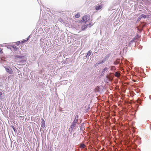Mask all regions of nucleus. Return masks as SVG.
Returning <instances> with one entry per match:
<instances>
[{"label": "nucleus", "instance_id": "obj_18", "mask_svg": "<svg viewBox=\"0 0 151 151\" xmlns=\"http://www.w3.org/2000/svg\"><path fill=\"white\" fill-rule=\"evenodd\" d=\"M109 68H108L107 67H105L103 70L104 71H107L108 70Z\"/></svg>", "mask_w": 151, "mask_h": 151}, {"label": "nucleus", "instance_id": "obj_19", "mask_svg": "<svg viewBox=\"0 0 151 151\" xmlns=\"http://www.w3.org/2000/svg\"><path fill=\"white\" fill-rule=\"evenodd\" d=\"M28 40V39H27L26 40H23L21 42V43H24L26 42Z\"/></svg>", "mask_w": 151, "mask_h": 151}, {"label": "nucleus", "instance_id": "obj_3", "mask_svg": "<svg viewBox=\"0 0 151 151\" xmlns=\"http://www.w3.org/2000/svg\"><path fill=\"white\" fill-rule=\"evenodd\" d=\"M103 7V5L102 4H101L100 5H99L97 6H96L95 7V9L97 10L98 11L99 10L101 9Z\"/></svg>", "mask_w": 151, "mask_h": 151}, {"label": "nucleus", "instance_id": "obj_24", "mask_svg": "<svg viewBox=\"0 0 151 151\" xmlns=\"http://www.w3.org/2000/svg\"><path fill=\"white\" fill-rule=\"evenodd\" d=\"M2 95V93L1 92H0V96H1Z\"/></svg>", "mask_w": 151, "mask_h": 151}, {"label": "nucleus", "instance_id": "obj_20", "mask_svg": "<svg viewBox=\"0 0 151 151\" xmlns=\"http://www.w3.org/2000/svg\"><path fill=\"white\" fill-rule=\"evenodd\" d=\"M118 62L117 61V60H116L115 61L114 63V64L115 65H117L118 64Z\"/></svg>", "mask_w": 151, "mask_h": 151}, {"label": "nucleus", "instance_id": "obj_6", "mask_svg": "<svg viewBox=\"0 0 151 151\" xmlns=\"http://www.w3.org/2000/svg\"><path fill=\"white\" fill-rule=\"evenodd\" d=\"M42 125H41V127L43 128L45 127V122L44 120L43 119H42Z\"/></svg>", "mask_w": 151, "mask_h": 151}, {"label": "nucleus", "instance_id": "obj_17", "mask_svg": "<svg viewBox=\"0 0 151 151\" xmlns=\"http://www.w3.org/2000/svg\"><path fill=\"white\" fill-rule=\"evenodd\" d=\"M15 58H22V57L21 56H15Z\"/></svg>", "mask_w": 151, "mask_h": 151}, {"label": "nucleus", "instance_id": "obj_16", "mask_svg": "<svg viewBox=\"0 0 151 151\" xmlns=\"http://www.w3.org/2000/svg\"><path fill=\"white\" fill-rule=\"evenodd\" d=\"M93 24L92 22H91V23H90L88 25V26L89 27H90L92 26L93 25Z\"/></svg>", "mask_w": 151, "mask_h": 151}, {"label": "nucleus", "instance_id": "obj_25", "mask_svg": "<svg viewBox=\"0 0 151 151\" xmlns=\"http://www.w3.org/2000/svg\"><path fill=\"white\" fill-rule=\"evenodd\" d=\"M150 99H151V96H150Z\"/></svg>", "mask_w": 151, "mask_h": 151}, {"label": "nucleus", "instance_id": "obj_1", "mask_svg": "<svg viewBox=\"0 0 151 151\" xmlns=\"http://www.w3.org/2000/svg\"><path fill=\"white\" fill-rule=\"evenodd\" d=\"M90 15L89 14H87L86 15H85L83 17L81 21L85 23H86L89 20H90Z\"/></svg>", "mask_w": 151, "mask_h": 151}, {"label": "nucleus", "instance_id": "obj_9", "mask_svg": "<svg viewBox=\"0 0 151 151\" xmlns=\"http://www.w3.org/2000/svg\"><path fill=\"white\" fill-rule=\"evenodd\" d=\"M104 63V62L103 61H102L101 62H100L99 63H96V64H95L94 65V66L95 67H96L97 66H98V65H99V64H101V63Z\"/></svg>", "mask_w": 151, "mask_h": 151}, {"label": "nucleus", "instance_id": "obj_13", "mask_svg": "<svg viewBox=\"0 0 151 151\" xmlns=\"http://www.w3.org/2000/svg\"><path fill=\"white\" fill-rule=\"evenodd\" d=\"M146 18V16L144 14H142L140 16V18Z\"/></svg>", "mask_w": 151, "mask_h": 151}, {"label": "nucleus", "instance_id": "obj_2", "mask_svg": "<svg viewBox=\"0 0 151 151\" xmlns=\"http://www.w3.org/2000/svg\"><path fill=\"white\" fill-rule=\"evenodd\" d=\"M6 71L9 73L10 74H12L13 73L12 70L10 68H5Z\"/></svg>", "mask_w": 151, "mask_h": 151}, {"label": "nucleus", "instance_id": "obj_4", "mask_svg": "<svg viewBox=\"0 0 151 151\" xmlns=\"http://www.w3.org/2000/svg\"><path fill=\"white\" fill-rule=\"evenodd\" d=\"M76 120H74L70 126V128L72 129L75 127L76 124L77 123V122H76Z\"/></svg>", "mask_w": 151, "mask_h": 151}, {"label": "nucleus", "instance_id": "obj_21", "mask_svg": "<svg viewBox=\"0 0 151 151\" xmlns=\"http://www.w3.org/2000/svg\"><path fill=\"white\" fill-rule=\"evenodd\" d=\"M105 71H104V70H103V71L102 72L101 75H103L104 74V73H105Z\"/></svg>", "mask_w": 151, "mask_h": 151}, {"label": "nucleus", "instance_id": "obj_15", "mask_svg": "<svg viewBox=\"0 0 151 151\" xmlns=\"http://www.w3.org/2000/svg\"><path fill=\"white\" fill-rule=\"evenodd\" d=\"M109 57V55H107L105 57V59L107 60Z\"/></svg>", "mask_w": 151, "mask_h": 151}, {"label": "nucleus", "instance_id": "obj_5", "mask_svg": "<svg viewBox=\"0 0 151 151\" xmlns=\"http://www.w3.org/2000/svg\"><path fill=\"white\" fill-rule=\"evenodd\" d=\"M88 25L87 24H86L85 25L82 26L81 27V30L82 31L84 30L87 27Z\"/></svg>", "mask_w": 151, "mask_h": 151}, {"label": "nucleus", "instance_id": "obj_14", "mask_svg": "<svg viewBox=\"0 0 151 151\" xmlns=\"http://www.w3.org/2000/svg\"><path fill=\"white\" fill-rule=\"evenodd\" d=\"M85 146H86L84 144H81V145L80 147L82 148H84Z\"/></svg>", "mask_w": 151, "mask_h": 151}, {"label": "nucleus", "instance_id": "obj_10", "mask_svg": "<svg viewBox=\"0 0 151 151\" xmlns=\"http://www.w3.org/2000/svg\"><path fill=\"white\" fill-rule=\"evenodd\" d=\"M75 17L76 18H79L80 17V14L79 13H78L76 14L75 16Z\"/></svg>", "mask_w": 151, "mask_h": 151}, {"label": "nucleus", "instance_id": "obj_8", "mask_svg": "<svg viewBox=\"0 0 151 151\" xmlns=\"http://www.w3.org/2000/svg\"><path fill=\"white\" fill-rule=\"evenodd\" d=\"M92 52L91 50H89L87 53L86 57H89L91 54Z\"/></svg>", "mask_w": 151, "mask_h": 151}, {"label": "nucleus", "instance_id": "obj_11", "mask_svg": "<svg viewBox=\"0 0 151 151\" xmlns=\"http://www.w3.org/2000/svg\"><path fill=\"white\" fill-rule=\"evenodd\" d=\"M12 47L14 48V51H17V50L18 48L17 47L13 45Z\"/></svg>", "mask_w": 151, "mask_h": 151}, {"label": "nucleus", "instance_id": "obj_23", "mask_svg": "<svg viewBox=\"0 0 151 151\" xmlns=\"http://www.w3.org/2000/svg\"><path fill=\"white\" fill-rule=\"evenodd\" d=\"M2 53V50L0 48V53Z\"/></svg>", "mask_w": 151, "mask_h": 151}, {"label": "nucleus", "instance_id": "obj_12", "mask_svg": "<svg viewBox=\"0 0 151 151\" xmlns=\"http://www.w3.org/2000/svg\"><path fill=\"white\" fill-rule=\"evenodd\" d=\"M78 115H77L76 116L75 119L74 120H76V122H78Z\"/></svg>", "mask_w": 151, "mask_h": 151}, {"label": "nucleus", "instance_id": "obj_7", "mask_svg": "<svg viewBox=\"0 0 151 151\" xmlns=\"http://www.w3.org/2000/svg\"><path fill=\"white\" fill-rule=\"evenodd\" d=\"M120 76V73L118 72H116L115 73V76L117 77H119Z\"/></svg>", "mask_w": 151, "mask_h": 151}, {"label": "nucleus", "instance_id": "obj_22", "mask_svg": "<svg viewBox=\"0 0 151 151\" xmlns=\"http://www.w3.org/2000/svg\"><path fill=\"white\" fill-rule=\"evenodd\" d=\"M114 69H115V67L114 66H111V70H112Z\"/></svg>", "mask_w": 151, "mask_h": 151}]
</instances>
